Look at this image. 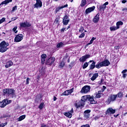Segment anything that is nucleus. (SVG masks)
<instances>
[{"label":"nucleus","mask_w":127,"mask_h":127,"mask_svg":"<svg viewBox=\"0 0 127 127\" xmlns=\"http://www.w3.org/2000/svg\"><path fill=\"white\" fill-rule=\"evenodd\" d=\"M8 43L5 42V41H2L0 43V52L1 53H3V52H5L8 48Z\"/></svg>","instance_id":"nucleus-1"},{"label":"nucleus","mask_w":127,"mask_h":127,"mask_svg":"<svg viewBox=\"0 0 127 127\" xmlns=\"http://www.w3.org/2000/svg\"><path fill=\"white\" fill-rule=\"evenodd\" d=\"M90 90H91V87L88 85H85L82 88L80 93L81 94H87V93L90 92Z\"/></svg>","instance_id":"nucleus-2"},{"label":"nucleus","mask_w":127,"mask_h":127,"mask_svg":"<svg viewBox=\"0 0 127 127\" xmlns=\"http://www.w3.org/2000/svg\"><path fill=\"white\" fill-rule=\"evenodd\" d=\"M11 100H8V99H4L2 102H0V108H4L5 106L10 104Z\"/></svg>","instance_id":"nucleus-3"},{"label":"nucleus","mask_w":127,"mask_h":127,"mask_svg":"<svg viewBox=\"0 0 127 127\" xmlns=\"http://www.w3.org/2000/svg\"><path fill=\"white\" fill-rule=\"evenodd\" d=\"M117 97L118 95H111L110 97L106 101V102L107 104H110L111 102H114V101H116Z\"/></svg>","instance_id":"nucleus-4"},{"label":"nucleus","mask_w":127,"mask_h":127,"mask_svg":"<svg viewBox=\"0 0 127 127\" xmlns=\"http://www.w3.org/2000/svg\"><path fill=\"white\" fill-rule=\"evenodd\" d=\"M23 39V35L22 34H18L14 38L15 42H20L21 40Z\"/></svg>","instance_id":"nucleus-5"},{"label":"nucleus","mask_w":127,"mask_h":127,"mask_svg":"<svg viewBox=\"0 0 127 127\" xmlns=\"http://www.w3.org/2000/svg\"><path fill=\"white\" fill-rule=\"evenodd\" d=\"M70 19L67 15H65L63 18V23L64 25H67L69 23Z\"/></svg>","instance_id":"nucleus-6"},{"label":"nucleus","mask_w":127,"mask_h":127,"mask_svg":"<svg viewBox=\"0 0 127 127\" xmlns=\"http://www.w3.org/2000/svg\"><path fill=\"white\" fill-rule=\"evenodd\" d=\"M116 113V110L113 109L112 108H108L105 112L106 115H114Z\"/></svg>","instance_id":"nucleus-7"},{"label":"nucleus","mask_w":127,"mask_h":127,"mask_svg":"<svg viewBox=\"0 0 127 127\" xmlns=\"http://www.w3.org/2000/svg\"><path fill=\"white\" fill-rule=\"evenodd\" d=\"M55 61V58L52 57L49 59L46 62V64H47V65H52V64L54 63Z\"/></svg>","instance_id":"nucleus-8"},{"label":"nucleus","mask_w":127,"mask_h":127,"mask_svg":"<svg viewBox=\"0 0 127 127\" xmlns=\"http://www.w3.org/2000/svg\"><path fill=\"white\" fill-rule=\"evenodd\" d=\"M20 26L21 27H30V26H31V24H30V23H29V22L26 21L25 22H22V23H20Z\"/></svg>","instance_id":"nucleus-9"},{"label":"nucleus","mask_w":127,"mask_h":127,"mask_svg":"<svg viewBox=\"0 0 127 127\" xmlns=\"http://www.w3.org/2000/svg\"><path fill=\"white\" fill-rule=\"evenodd\" d=\"M90 113H91V110H87L84 111V119L87 120L90 118Z\"/></svg>","instance_id":"nucleus-10"},{"label":"nucleus","mask_w":127,"mask_h":127,"mask_svg":"<svg viewBox=\"0 0 127 127\" xmlns=\"http://www.w3.org/2000/svg\"><path fill=\"white\" fill-rule=\"evenodd\" d=\"M36 3L34 4V7L35 8H38V7H41L42 6V2L41 0H36Z\"/></svg>","instance_id":"nucleus-11"},{"label":"nucleus","mask_w":127,"mask_h":127,"mask_svg":"<svg viewBox=\"0 0 127 127\" xmlns=\"http://www.w3.org/2000/svg\"><path fill=\"white\" fill-rule=\"evenodd\" d=\"M84 103L81 102V101H76L75 103L74 104V107L78 109V108H80V107H83L84 106Z\"/></svg>","instance_id":"nucleus-12"},{"label":"nucleus","mask_w":127,"mask_h":127,"mask_svg":"<svg viewBox=\"0 0 127 127\" xmlns=\"http://www.w3.org/2000/svg\"><path fill=\"white\" fill-rule=\"evenodd\" d=\"M9 96H10L11 98L15 97V90L13 89L8 88Z\"/></svg>","instance_id":"nucleus-13"},{"label":"nucleus","mask_w":127,"mask_h":127,"mask_svg":"<svg viewBox=\"0 0 127 127\" xmlns=\"http://www.w3.org/2000/svg\"><path fill=\"white\" fill-rule=\"evenodd\" d=\"M96 8V6H93L92 7H89L85 10L86 14H88V13H91V12H93V10Z\"/></svg>","instance_id":"nucleus-14"},{"label":"nucleus","mask_w":127,"mask_h":127,"mask_svg":"<svg viewBox=\"0 0 127 127\" xmlns=\"http://www.w3.org/2000/svg\"><path fill=\"white\" fill-rule=\"evenodd\" d=\"M73 113V109L71 110L68 112H64V115L67 117V118H69V119H71L72 118V114Z\"/></svg>","instance_id":"nucleus-15"},{"label":"nucleus","mask_w":127,"mask_h":127,"mask_svg":"<svg viewBox=\"0 0 127 127\" xmlns=\"http://www.w3.org/2000/svg\"><path fill=\"white\" fill-rule=\"evenodd\" d=\"M88 58H90V55H85L80 58L79 61L80 62H85V61H86V60L88 59Z\"/></svg>","instance_id":"nucleus-16"},{"label":"nucleus","mask_w":127,"mask_h":127,"mask_svg":"<svg viewBox=\"0 0 127 127\" xmlns=\"http://www.w3.org/2000/svg\"><path fill=\"white\" fill-rule=\"evenodd\" d=\"M89 97V95H85L81 97L80 101L82 103H83L84 105H85V102H86V101H88Z\"/></svg>","instance_id":"nucleus-17"},{"label":"nucleus","mask_w":127,"mask_h":127,"mask_svg":"<svg viewBox=\"0 0 127 127\" xmlns=\"http://www.w3.org/2000/svg\"><path fill=\"white\" fill-rule=\"evenodd\" d=\"M88 101L90 102V104H95L97 103V101L94 99V97L93 96H91V95H88Z\"/></svg>","instance_id":"nucleus-18"},{"label":"nucleus","mask_w":127,"mask_h":127,"mask_svg":"<svg viewBox=\"0 0 127 127\" xmlns=\"http://www.w3.org/2000/svg\"><path fill=\"white\" fill-rule=\"evenodd\" d=\"M99 20H100V14L98 13L93 19V22L95 23H97Z\"/></svg>","instance_id":"nucleus-19"},{"label":"nucleus","mask_w":127,"mask_h":127,"mask_svg":"<svg viewBox=\"0 0 127 127\" xmlns=\"http://www.w3.org/2000/svg\"><path fill=\"white\" fill-rule=\"evenodd\" d=\"M13 65V63L11 61H8L6 63V64L5 65V68H9L11 66Z\"/></svg>","instance_id":"nucleus-20"},{"label":"nucleus","mask_w":127,"mask_h":127,"mask_svg":"<svg viewBox=\"0 0 127 127\" xmlns=\"http://www.w3.org/2000/svg\"><path fill=\"white\" fill-rule=\"evenodd\" d=\"M68 7V4H65L64 5H63L61 6H59L56 9V12L57 13V12H59V11H60V9H62V8H64L65 7Z\"/></svg>","instance_id":"nucleus-21"},{"label":"nucleus","mask_w":127,"mask_h":127,"mask_svg":"<svg viewBox=\"0 0 127 127\" xmlns=\"http://www.w3.org/2000/svg\"><path fill=\"white\" fill-rule=\"evenodd\" d=\"M109 4V2H106L104 4L100 6V9H102V10H104L107 7V5Z\"/></svg>","instance_id":"nucleus-22"},{"label":"nucleus","mask_w":127,"mask_h":127,"mask_svg":"<svg viewBox=\"0 0 127 127\" xmlns=\"http://www.w3.org/2000/svg\"><path fill=\"white\" fill-rule=\"evenodd\" d=\"M41 57L42 64H44V63H45V59H46V57H47V56L45 54H43L41 55Z\"/></svg>","instance_id":"nucleus-23"},{"label":"nucleus","mask_w":127,"mask_h":127,"mask_svg":"<svg viewBox=\"0 0 127 127\" xmlns=\"http://www.w3.org/2000/svg\"><path fill=\"white\" fill-rule=\"evenodd\" d=\"M101 64H102L103 67H104V66H109V65H110V62L108 60H105L101 62Z\"/></svg>","instance_id":"nucleus-24"},{"label":"nucleus","mask_w":127,"mask_h":127,"mask_svg":"<svg viewBox=\"0 0 127 127\" xmlns=\"http://www.w3.org/2000/svg\"><path fill=\"white\" fill-rule=\"evenodd\" d=\"M2 92H3V95H4V96H9L8 88L3 89Z\"/></svg>","instance_id":"nucleus-25"},{"label":"nucleus","mask_w":127,"mask_h":127,"mask_svg":"<svg viewBox=\"0 0 127 127\" xmlns=\"http://www.w3.org/2000/svg\"><path fill=\"white\" fill-rule=\"evenodd\" d=\"M99 76V74L98 73H95L93 75L92 77L91 78V81H95L98 76Z\"/></svg>","instance_id":"nucleus-26"},{"label":"nucleus","mask_w":127,"mask_h":127,"mask_svg":"<svg viewBox=\"0 0 127 127\" xmlns=\"http://www.w3.org/2000/svg\"><path fill=\"white\" fill-rule=\"evenodd\" d=\"M11 1H12V0H5L4 1H3L1 3H0V6L2 4H6L7 3H9V2H11Z\"/></svg>","instance_id":"nucleus-27"},{"label":"nucleus","mask_w":127,"mask_h":127,"mask_svg":"<svg viewBox=\"0 0 127 127\" xmlns=\"http://www.w3.org/2000/svg\"><path fill=\"white\" fill-rule=\"evenodd\" d=\"M25 119V115H22L17 119V122H21Z\"/></svg>","instance_id":"nucleus-28"},{"label":"nucleus","mask_w":127,"mask_h":127,"mask_svg":"<svg viewBox=\"0 0 127 127\" xmlns=\"http://www.w3.org/2000/svg\"><path fill=\"white\" fill-rule=\"evenodd\" d=\"M127 72V69H125L123 71H122V73L123 74V78L124 79H125V78H127V74L126 73Z\"/></svg>","instance_id":"nucleus-29"},{"label":"nucleus","mask_w":127,"mask_h":127,"mask_svg":"<svg viewBox=\"0 0 127 127\" xmlns=\"http://www.w3.org/2000/svg\"><path fill=\"white\" fill-rule=\"evenodd\" d=\"M118 29H119L117 26H113L110 27V30H111V31H115V30H117Z\"/></svg>","instance_id":"nucleus-30"},{"label":"nucleus","mask_w":127,"mask_h":127,"mask_svg":"<svg viewBox=\"0 0 127 127\" xmlns=\"http://www.w3.org/2000/svg\"><path fill=\"white\" fill-rule=\"evenodd\" d=\"M124 25V22L122 21H118L116 23V26L118 28V29L120 28V25Z\"/></svg>","instance_id":"nucleus-31"},{"label":"nucleus","mask_w":127,"mask_h":127,"mask_svg":"<svg viewBox=\"0 0 127 127\" xmlns=\"http://www.w3.org/2000/svg\"><path fill=\"white\" fill-rule=\"evenodd\" d=\"M63 46H64V43H63V42L59 43L57 45V47L58 48H61V47H63Z\"/></svg>","instance_id":"nucleus-32"},{"label":"nucleus","mask_w":127,"mask_h":127,"mask_svg":"<svg viewBox=\"0 0 127 127\" xmlns=\"http://www.w3.org/2000/svg\"><path fill=\"white\" fill-rule=\"evenodd\" d=\"M86 3H87V1L86 0H82L80 4V6H85V5H86Z\"/></svg>","instance_id":"nucleus-33"},{"label":"nucleus","mask_w":127,"mask_h":127,"mask_svg":"<svg viewBox=\"0 0 127 127\" xmlns=\"http://www.w3.org/2000/svg\"><path fill=\"white\" fill-rule=\"evenodd\" d=\"M102 91H99L98 94H96V98H101L102 97Z\"/></svg>","instance_id":"nucleus-34"},{"label":"nucleus","mask_w":127,"mask_h":127,"mask_svg":"<svg viewBox=\"0 0 127 127\" xmlns=\"http://www.w3.org/2000/svg\"><path fill=\"white\" fill-rule=\"evenodd\" d=\"M96 64V62H93V63H92V64H91V65H90V69H91V70H93V69H94V68H95V67L96 66L95 65Z\"/></svg>","instance_id":"nucleus-35"},{"label":"nucleus","mask_w":127,"mask_h":127,"mask_svg":"<svg viewBox=\"0 0 127 127\" xmlns=\"http://www.w3.org/2000/svg\"><path fill=\"white\" fill-rule=\"evenodd\" d=\"M96 68H97V69H100L101 67H103V64H102V62L98 64L95 65Z\"/></svg>","instance_id":"nucleus-36"},{"label":"nucleus","mask_w":127,"mask_h":127,"mask_svg":"<svg viewBox=\"0 0 127 127\" xmlns=\"http://www.w3.org/2000/svg\"><path fill=\"white\" fill-rule=\"evenodd\" d=\"M88 66H89V63L86 62L82 66V68L83 69H86V68H87Z\"/></svg>","instance_id":"nucleus-37"},{"label":"nucleus","mask_w":127,"mask_h":127,"mask_svg":"<svg viewBox=\"0 0 127 127\" xmlns=\"http://www.w3.org/2000/svg\"><path fill=\"white\" fill-rule=\"evenodd\" d=\"M95 39L96 38L92 37L91 40L90 41V42L87 44V45H91V44H93V41H94V40H95Z\"/></svg>","instance_id":"nucleus-38"},{"label":"nucleus","mask_w":127,"mask_h":127,"mask_svg":"<svg viewBox=\"0 0 127 127\" xmlns=\"http://www.w3.org/2000/svg\"><path fill=\"white\" fill-rule=\"evenodd\" d=\"M65 65V63L64 62H62L60 64H59V68H63L64 67V65Z\"/></svg>","instance_id":"nucleus-39"},{"label":"nucleus","mask_w":127,"mask_h":127,"mask_svg":"<svg viewBox=\"0 0 127 127\" xmlns=\"http://www.w3.org/2000/svg\"><path fill=\"white\" fill-rule=\"evenodd\" d=\"M69 94L68 90H66L63 93V96H69Z\"/></svg>","instance_id":"nucleus-40"},{"label":"nucleus","mask_w":127,"mask_h":127,"mask_svg":"<svg viewBox=\"0 0 127 127\" xmlns=\"http://www.w3.org/2000/svg\"><path fill=\"white\" fill-rule=\"evenodd\" d=\"M17 27L15 26L14 27L13 29H12V31H13V32H14V33H16L18 31H17Z\"/></svg>","instance_id":"nucleus-41"},{"label":"nucleus","mask_w":127,"mask_h":127,"mask_svg":"<svg viewBox=\"0 0 127 127\" xmlns=\"http://www.w3.org/2000/svg\"><path fill=\"white\" fill-rule=\"evenodd\" d=\"M67 91L68 92V94H72V93L74 92V88H72L71 89L68 90Z\"/></svg>","instance_id":"nucleus-42"},{"label":"nucleus","mask_w":127,"mask_h":127,"mask_svg":"<svg viewBox=\"0 0 127 127\" xmlns=\"http://www.w3.org/2000/svg\"><path fill=\"white\" fill-rule=\"evenodd\" d=\"M17 9V6H15L12 7V10L11 11V12H13L14 11H15Z\"/></svg>","instance_id":"nucleus-43"},{"label":"nucleus","mask_w":127,"mask_h":127,"mask_svg":"<svg viewBox=\"0 0 127 127\" xmlns=\"http://www.w3.org/2000/svg\"><path fill=\"white\" fill-rule=\"evenodd\" d=\"M79 38H83V37H85V33H82L79 36Z\"/></svg>","instance_id":"nucleus-44"},{"label":"nucleus","mask_w":127,"mask_h":127,"mask_svg":"<svg viewBox=\"0 0 127 127\" xmlns=\"http://www.w3.org/2000/svg\"><path fill=\"white\" fill-rule=\"evenodd\" d=\"M118 98H123V93H119L117 95H116Z\"/></svg>","instance_id":"nucleus-45"},{"label":"nucleus","mask_w":127,"mask_h":127,"mask_svg":"<svg viewBox=\"0 0 127 127\" xmlns=\"http://www.w3.org/2000/svg\"><path fill=\"white\" fill-rule=\"evenodd\" d=\"M43 105H44V104L43 103H41L39 106V109H40V110H42V109L43 108Z\"/></svg>","instance_id":"nucleus-46"},{"label":"nucleus","mask_w":127,"mask_h":127,"mask_svg":"<svg viewBox=\"0 0 127 127\" xmlns=\"http://www.w3.org/2000/svg\"><path fill=\"white\" fill-rule=\"evenodd\" d=\"M6 125H7V123H5L0 124V127H5V126H6Z\"/></svg>","instance_id":"nucleus-47"},{"label":"nucleus","mask_w":127,"mask_h":127,"mask_svg":"<svg viewBox=\"0 0 127 127\" xmlns=\"http://www.w3.org/2000/svg\"><path fill=\"white\" fill-rule=\"evenodd\" d=\"M4 20H5V18L3 17L2 19H0V24L1 23H2V22H3L4 21Z\"/></svg>","instance_id":"nucleus-48"},{"label":"nucleus","mask_w":127,"mask_h":127,"mask_svg":"<svg viewBox=\"0 0 127 127\" xmlns=\"http://www.w3.org/2000/svg\"><path fill=\"white\" fill-rule=\"evenodd\" d=\"M106 89H107V87H106V86H103V88L100 91H101L102 93H103L105 91V90H106Z\"/></svg>","instance_id":"nucleus-49"},{"label":"nucleus","mask_w":127,"mask_h":127,"mask_svg":"<svg viewBox=\"0 0 127 127\" xmlns=\"http://www.w3.org/2000/svg\"><path fill=\"white\" fill-rule=\"evenodd\" d=\"M29 80H30V79H29V78H27L26 79V84L27 85H28V84H29Z\"/></svg>","instance_id":"nucleus-50"},{"label":"nucleus","mask_w":127,"mask_h":127,"mask_svg":"<svg viewBox=\"0 0 127 127\" xmlns=\"http://www.w3.org/2000/svg\"><path fill=\"white\" fill-rule=\"evenodd\" d=\"M18 18V17H16L12 18L11 20H12V21H14V20H16V19H17Z\"/></svg>","instance_id":"nucleus-51"},{"label":"nucleus","mask_w":127,"mask_h":127,"mask_svg":"<svg viewBox=\"0 0 127 127\" xmlns=\"http://www.w3.org/2000/svg\"><path fill=\"white\" fill-rule=\"evenodd\" d=\"M66 29V28H63L61 30V32H64L65 31V30Z\"/></svg>","instance_id":"nucleus-52"},{"label":"nucleus","mask_w":127,"mask_h":127,"mask_svg":"<svg viewBox=\"0 0 127 127\" xmlns=\"http://www.w3.org/2000/svg\"><path fill=\"white\" fill-rule=\"evenodd\" d=\"M55 22H56V23L59 22V19L56 18L55 21Z\"/></svg>","instance_id":"nucleus-53"},{"label":"nucleus","mask_w":127,"mask_h":127,"mask_svg":"<svg viewBox=\"0 0 127 127\" xmlns=\"http://www.w3.org/2000/svg\"><path fill=\"white\" fill-rule=\"evenodd\" d=\"M127 0H123L122 1V3H126L127 2Z\"/></svg>","instance_id":"nucleus-54"},{"label":"nucleus","mask_w":127,"mask_h":127,"mask_svg":"<svg viewBox=\"0 0 127 127\" xmlns=\"http://www.w3.org/2000/svg\"><path fill=\"white\" fill-rule=\"evenodd\" d=\"M41 127H47V126L44 124H42Z\"/></svg>","instance_id":"nucleus-55"},{"label":"nucleus","mask_w":127,"mask_h":127,"mask_svg":"<svg viewBox=\"0 0 127 127\" xmlns=\"http://www.w3.org/2000/svg\"><path fill=\"white\" fill-rule=\"evenodd\" d=\"M54 101H56V100H57V98H56V97H54V99H53Z\"/></svg>","instance_id":"nucleus-56"},{"label":"nucleus","mask_w":127,"mask_h":127,"mask_svg":"<svg viewBox=\"0 0 127 127\" xmlns=\"http://www.w3.org/2000/svg\"><path fill=\"white\" fill-rule=\"evenodd\" d=\"M123 11H124V10H127V8H125L122 9Z\"/></svg>","instance_id":"nucleus-57"},{"label":"nucleus","mask_w":127,"mask_h":127,"mask_svg":"<svg viewBox=\"0 0 127 127\" xmlns=\"http://www.w3.org/2000/svg\"><path fill=\"white\" fill-rule=\"evenodd\" d=\"M95 120H98V119H99V117H95Z\"/></svg>","instance_id":"nucleus-58"},{"label":"nucleus","mask_w":127,"mask_h":127,"mask_svg":"<svg viewBox=\"0 0 127 127\" xmlns=\"http://www.w3.org/2000/svg\"><path fill=\"white\" fill-rule=\"evenodd\" d=\"M82 30H84V28H82L79 30V32H81V30H82Z\"/></svg>","instance_id":"nucleus-59"},{"label":"nucleus","mask_w":127,"mask_h":127,"mask_svg":"<svg viewBox=\"0 0 127 127\" xmlns=\"http://www.w3.org/2000/svg\"><path fill=\"white\" fill-rule=\"evenodd\" d=\"M91 62H94L93 61H90L89 62H88V63H91Z\"/></svg>","instance_id":"nucleus-60"},{"label":"nucleus","mask_w":127,"mask_h":127,"mask_svg":"<svg viewBox=\"0 0 127 127\" xmlns=\"http://www.w3.org/2000/svg\"><path fill=\"white\" fill-rule=\"evenodd\" d=\"M120 46H115V48H119Z\"/></svg>","instance_id":"nucleus-61"},{"label":"nucleus","mask_w":127,"mask_h":127,"mask_svg":"<svg viewBox=\"0 0 127 127\" xmlns=\"http://www.w3.org/2000/svg\"><path fill=\"white\" fill-rule=\"evenodd\" d=\"M69 28H70V26H68L66 29L68 30V29H69Z\"/></svg>","instance_id":"nucleus-62"},{"label":"nucleus","mask_w":127,"mask_h":127,"mask_svg":"<svg viewBox=\"0 0 127 127\" xmlns=\"http://www.w3.org/2000/svg\"><path fill=\"white\" fill-rule=\"evenodd\" d=\"M67 62L69 63V62H70V60H68Z\"/></svg>","instance_id":"nucleus-63"},{"label":"nucleus","mask_w":127,"mask_h":127,"mask_svg":"<svg viewBox=\"0 0 127 127\" xmlns=\"http://www.w3.org/2000/svg\"><path fill=\"white\" fill-rule=\"evenodd\" d=\"M73 0H70L71 2H73Z\"/></svg>","instance_id":"nucleus-64"}]
</instances>
